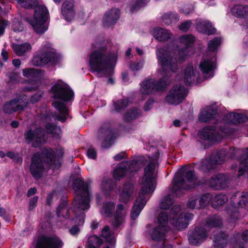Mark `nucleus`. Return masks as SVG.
<instances>
[{
    "mask_svg": "<svg viewBox=\"0 0 248 248\" xmlns=\"http://www.w3.org/2000/svg\"><path fill=\"white\" fill-rule=\"evenodd\" d=\"M159 157V153L156 150L154 155L150 158V162L144 168V174L140 183V188L131 212L132 220L136 219L145 205L149 196L152 194L156 187L157 170L156 165Z\"/></svg>",
    "mask_w": 248,
    "mask_h": 248,
    "instance_id": "obj_1",
    "label": "nucleus"
},
{
    "mask_svg": "<svg viewBox=\"0 0 248 248\" xmlns=\"http://www.w3.org/2000/svg\"><path fill=\"white\" fill-rule=\"evenodd\" d=\"M164 49H158L156 52L159 62L161 65V76L163 77L158 81L154 79H150L144 81L140 86V92L142 94L148 95L157 92L164 90L170 80V77L177 70V65L175 59H167Z\"/></svg>",
    "mask_w": 248,
    "mask_h": 248,
    "instance_id": "obj_2",
    "label": "nucleus"
},
{
    "mask_svg": "<svg viewBox=\"0 0 248 248\" xmlns=\"http://www.w3.org/2000/svg\"><path fill=\"white\" fill-rule=\"evenodd\" d=\"M117 60L116 55L109 53L105 46L93 51L90 55L89 65L91 69L97 72L100 77H109L113 72Z\"/></svg>",
    "mask_w": 248,
    "mask_h": 248,
    "instance_id": "obj_3",
    "label": "nucleus"
},
{
    "mask_svg": "<svg viewBox=\"0 0 248 248\" xmlns=\"http://www.w3.org/2000/svg\"><path fill=\"white\" fill-rule=\"evenodd\" d=\"M73 189L76 196L73 204V210L75 218L72 221L78 225L84 223V213L83 210L90 208V193L88 186L80 179H76L73 184Z\"/></svg>",
    "mask_w": 248,
    "mask_h": 248,
    "instance_id": "obj_4",
    "label": "nucleus"
},
{
    "mask_svg": "<svg viewBox=\"0 0 248 248\" xmlns=\"http://www.w3.org/2000/svg\"><path fill=\"white\" fill-rule=\"evenodd\" d=\"M44 160L49 165L55 164L54 151L50 148H45L42 153L34 154L31 158L30 171L35 179L40 178L44 172Z\"/></svg>",
    "mask_w": 248,
    "mask_h": 248,
    "instance_id": "obj_5",
    "label": "nucleus"
},
{
    "mask_svg": "<svg viewBox=\"0 0 248 248\" xmlns=\"http://www.w3.org/2000/svg\"><path fill=\"white\" fill-rule=\"evenodd\" d=\"M222 224L218 217L212 216L206 218L203 227H197L189 232L188 240L193 245H198L205 241L208 236V232L212 229L217 228Z\"/></svg>",
    "mask_w": 248,
    "mask_h": 248,
    "instance_id": "obj_6",
    "label": "nucleus"
},
{
    "mask_svg": "<svg viewBox=\"0 0 248 248\" xmlns=\"http://www.w3.org/2000/svg\"><path fill=\"white\" fill-rule=\"evenodd\" d=\"M172 187L173 192L177 196L182 195L184 191L195 186L197 178L193 171L187 168H183L175 176Z\"/></svg>",
    "mask_w": 248,
    "mask_h": 248,
    "instance_id": "obj_7",
    "label": "nucleus"
},
{
    "mask_svg": "<svg viewBox=\"0 0 248 248\" xmlns=\"http://www.w3.org/2000/svg\"><path fill=\"white\" fill-rule=\"evenodd\" d=\"M48 16V12L46 7L42 5H38L35 7L33 17L28 18L27 20L37 33L43 34L48 29L46 23Z\"/></svg>",
    "mask_w": 248,
    "mask_h": 248,
    "instance_id": "obj_8",
    "label": "nucleus"
},
{
    "mask_svg": "<svg viewBox=\"0 0 248 248\" xmlns=\"http://www.w3.org/2000/svg\"><path fill=\"white\" fill-rule=\"evenodd\" d=\"M179 205H174L170 210L169 219L170 223L177 230L186 228L190 220L193 218L192 214L181 212Z\"/></svg>",
    "mask_w": 248,
    "mask_h": 248,
    "instance_id": "obj_9",
    "label": "nucleus"
},
{
    "mask_svg": "<svg viewBox=\"0 0 248 248\" xmlns=\"http://www.w3.org/2000/svg\"><path fill=\"white\" fill-rule=\"evenodd\" d=\"M141 159L136 158L130 161L121 162L113 171L114 178L120 180L124 176H128L131 173L138 171L141 167Z\"/></svg>",
    "mask_w": 248,
    "mask_h": 248,
    "instance_id": "obj_10",
    "label": "nucleus"
},
{
    "mask_svg": "<svg viewBox=\"0 0 248 248\" xmlns=\"http://www.w3.org/2000/svg\"><path fill=\"white\" fill-rule=\"evenodd\" d=\"M179 41L180 43L184 44L186 46L181 50H178L177 60L176 58H173L172 57L171 53H170L169 51L162 48L166 52H165V56L167 59L169 60H170V59H175L176 61V63H177L178 62H183L185 60L186 58L190 54V51L191 50V48L188 46L194 42L195 38L191 35H184L180 38ZM161 49V48H160L159 49ZM177 65H178V63H177Z\"/></svg>",
    "mask_w": 248,
    "mask_h": 248,
    "instance_id": "obj_11",
    "label": "nucleus"
},
{
    "mask_svg": "<svg viewBox=\"0 0 248 248\" xmlns=\"http://www.w3.org/2000/svg\"><path fill=\"white\" fill-rule=\"evenodd\" d=\"M51 92L54 98L68 102L73 99L74 93L69 86L62 80H58L52 87Z\"/></svg>",
    "mask_w": 248,
    "mask_h": 248,
    "instance_id": "obj_12",
    "label": "nucleus"
},
{
    "mask_svg": "<svg viewBox=\"0 0 248 248\" xmlns=\"http://www.w3.org/2000/svg\"><path fill=\"white\" fill-rule=\"evenodd\" d=\"M168 219L167 211H164L160 213L158 218V226L154 229L151 235L153 240H159L164 239L165 233L169 229L167 226Z\"/></svg>",
    "mask_w": 248,
    "mask_h": 248,
    "instance_id": "obj_13",
    "label": "nucleus"
},
{
    "mask_svg": "<svg viewBox=\"0 0 248 248\" xmlns=\"http://www.w3.org/2000/svg\"><path fill=\"white\" fill-rule=\"evenodd\" d=\"M186 94L187 92L184 86L176 85L169 91L165 101L169 104L177 105L183 101Z\"/></svg>",
    "mask_w": 248,
    "mask_h": 248,
    "instance_id": "obj_14",
    "label": "nucleus"
},
{
    "mask_svg": "<svg viewBox=\"0 0 248 248\" xmlns=\"http://www.w3.org/2000/svg\"><path fill=\"white\" fill-rule=\"evenodd\" d=\"M226 155L225 150L220 151L216 155H211L209 159H205L201 162L200 169L206 171L215 169L217 164H221L223 163Z\"/></svg>",
    "mask_w": 248,
    "mask_h": 248,
    "instance_id": "obj_15",
    "label": "nucleus"
},
{
    "mask_svg": "<svg viewBox=\"0 0 248 248\" xmlns=\"http://www.w3.org/2000/svg\"><path fill=\"white\" fill-rule=\"evenodd\" d=\"M45 134V132L43 129L38 128L34 130H29L27 131L25 133V139L27 143L36 147L46 142Z\"/></svg>",
    "mask_w": 248,
    "mask_h": 248,
    "instance_id": "obj_16",
    "label": "nucleus"
},
{
    "mask_svg": "<svg viewBox=\"0 0 248 248\" xmlns=\"http://www.w3.org/2000/svg\"><path fill=\"white\" fill-rule=\"evenodd\" d=\"M64 244L57 236H41L36 241L35 248H62Z\"/></svg>",
    "mask_w": 248,
    "mask_h": 248,
    "instance_id": "obj_17",
    "label": "nucleus"
},
{
    "mask_svg": "<svg viewBox=\"0 0 248 248\" xmlns=\"http://www.w3.org/2000/svg\"><path fill=\"white\" fill-rule=\"evenodd\" d=\"M56 54L53 51H48L40 52L35 56L32 60V63L35 66H43L47 63L54 64L57 62Z\"/></svg>",
    "mask_w": 248,
    "mask_h": 248,
    "instance_id": "obj_18",
    "label": "nucleus"
},
{
    "mask_svg": "<svg viewBox=\"0 0 248 248\" xmlns=\"http://www.w3.org/2000/svg\"><path fill=\"white\" fill-rule=\"evenodd\" d=\"M25 100L26 101H23V103L22 99L20 97L7 102L3 107V111L5 113L12 114L15 112L23 110L27 106L28 102L27 99Z\"/></svg>",
    "mask_w": 248,
    "mask_h": 248,
    "instance_id": "obj_19",
    "label": "nucleus"
},
{
    "mask_svg": "<svg viewBox=\"0 0 248 248\" xmlns=\"http://www.w3.org/2000/svg\"><path fill=\"white\" fill-rule=\"evenodd\" d=\"M199 137L203 140L219 142L222 136L215 129L214 126H206L199 133Z\"/></svg>",
    "mask_w": 248,
    "mask_h": 248,
    "instance_id": "obj_20",
    "label": "nucleus"
},
{
    "mask_svg": "<svg viewBox=\"0 0 248 248\" xmlns=\"http://www.w3.org/2000/svg\"><path fill=\"white\" fill-rule=\"evenodd\" d=\"M230 180L228 175L218 174L212 176L208 181V185L216 189H221L228 186Z\"/></svg>",
    "mask_w": 248,
    "mask_h": 248,
    "instance_id": "obj_21",
    "label": "nucleus"
},
{
    "mask_svg": "<svg viewBox=\"0 0 248 248\" xmlns=\"http://www.w3.org/2000/svg\"><path fill=\"white\" fill-rule=\"evenodd\" d=\"M128 209L126 206L119 204L117 205L113 218L112 220L113 226L117 228L121 226L125 221V217L127 214Z\"/></svg>",
    "mask_w": 248,
    "mask_h": 248,
    "instance_id": "obj_22",
    "label": "nucleus"
},
{
    "mask_svg": "<svg viewBox=\"0 0 248 248\" xmlns=\"http://www.w3.org/2000/svg\"><path fill=\"white\" fill-rule=\"evenodd\" d=\"M113 133L108 126H102L98 132V139L102 140L101 147L108 148L112 144Z\"/></svg>",
    "mask_w": 248,
    "mask_h": 248,
    "instance_id": "obj_23",
    "label": "nucleus"
},
{
    "mask_svg": "<svg viewBox=\"0 0 248 248\" xmlns=\"http://www.w3.org/2000/svg\"><path fill=\"white\" fill-rule=\"evenodd\" d=\"M62 14L67 21H71L75 16L73 0H65L62 6Z\"/></svg>",
    "mask_w": 248,
    "mask_h": 248,
    "instance_id": "obj_24",
    "label": "nucleus"
},
{
    "mask_svg": "<svg viewBox=\"0 0 248 248\" xmlns=\"http://www.w3.org/2000/svg\"><path fill=\"white\" fill-rule=\"evenodd\" d=\"M216 58L215 56H205L202 60L200 68L203 74H209L216 68Z\"/></svg>",
    "mask_w": 248,
    "mask_h": 248,
    "instance_id": "obj_25",
    "label": "nucleus"
},
{
    "mask_svg": "<svg viewBox=\"0 0 248 248\" xmlns=\"http://www.w3.org/2000/svg\"><path fill=\"white\" fill-rule=\"evenodd\" d=\"M198 73L191 63H189L184 70V80L186 85L194 83L198 78Z\"/></svg>",
    "mask_w": 248,
    "mask_h": 248,
    "instance_id": "obj_26",
    "label": "nucleus"
},
{
    "mask_svg": "<svg viewBox=\"0 0 248 248\" xmlns=\"http://www.w3.org/2000/svg\"><path fill=\"white\" fill-rule=\"evenodd\" d=\"M134 192V186L132 183H124L119 195V201L124 203H127L132 197Z\"/></svg>",
    "mask_w": 248,
    "mask_h": 248,
    "instance_id": "obj_27",
    "label": "nucleus"
},
{
    "mask_svg": "<svg viewBox=\"0 0 248 248\" xmlns=\"http://www.w3.org/2000/svg\"><path fill=\"white\" fill-rule=\"evenodd\" d=\"M120 11L118 9H112L107 13L103 17V24L107 27H109L116 23L118 19Z\"/></svg>",
    "mask_w": 248,
    "mask_h": 248,
    "instance_id": "obj_28",
    "label": "nucleus"
},
{
    "mask_svg": "<svg viewBox=\"0 0 248 248\" xmlns=\"http://www.w3.org/2000/svg\"><path fill=\"white\" fill-rule=\"evenodd\" d=\"M196 28L201 32L211 34L215 33L216 30L213 28L210 22L208 20H198L197 21Z\"/></svg>",
    "mask_w": 248,
    "mask_h": 248,
    "instance_id": "obj_29",
    "label": "nucleus"
},
{
    "mask_svg": "<svg viewBox=\"0 0 248 248\" xmlns=\"http://www.w3.org/2000/svg\"><path fill=\"white\" fill-rule=\"evenodd\" d=\"M52 106L60 113V115L57 116V120L64 122L67 118L66 116L68 113V109L63 102L59 101H55L52 103Z\"/></svg>",
    "mask_w": 248,
    "mask_h": 248,
    "instance_id": "obj_30",
    "label": "nucleus"
},
{
    "mask_svg": "<svg viewBox=\"0 0 248 248\" xmlns=\"http://www.w3.org/2000/svg\"><path fill=\"white\" fill-rule=\"evenodd\" d=\"M217 109L213 107H207L200 112L199 119L202 122H206L215 117Z\"/></svg>",
    "mask_w": 248,
    "mask_h": 248,
    "instance_id": "obj_31",
    "label": "nucleus"
},
{
    "mask_svg": "<svg viewBox=\"0 0 248 248\" xmlns=\"http://www.w3.org/2000/svg\"><path fill=\"white\" fill-rule=\"evenodd\" d=\"M214 242L216 247L223 248L227 243V234L223 233L218 228L214 231Z\"/></svg>",
    "mask_w": 248,
    "mask_h": 248,
    "instance_id": "obj_32",
    "label": "nucleus"
},
{
    "mask_svg": "<svg viewBox=\"0 0 248 248\" xmlns=\"http://www.w3.org/2000/svg\"><path fill=\"white\" fill-rule=\"evenodd\" d=\"M153 33L154 37L159 41H165L171 37L170 32L164 29H155Z\"/></svg>",
    "mask_w": 248,
    "mask_h": 248,
    "instance_id": "obj_33",
    "label": "nucleus"
},
{
    "mask_svg": "<svg viewBox=\"0 0 248 248\" xmlns=\"http://www.w3.org/2000/svg\"><path fill=\"white\" fill-rule=\"evenodd\" d=\"M232 11L233 14L237 17H248V6L237 5L232 8Z\"/></svg>",
    "mask_w": 248,
    "mask_h": 248,
    "instance_id": "obj_34",
    "label": "nucleus"
},
{
    "mask_svg": "<svg viewBox=\"0 0 248 248\" xmlns=\"http://www.w3.org/2000/svg\"><path fill=\"white\" fill-rule=\"evenodd\" d=\"M227 119L230 123L235 124L244 123L248 120L246 116L241 113H236L234 112L230 113L227 116Z\"/></svg>",
    "mask_w": 248,
    "mask_h": 248,
    "instance_id": "obj_35",
    "label": "nucleus"
},
{
    "mask_svg": "<svg viewBox=\"0 0 248 248\" xmlns=\"http://www.w3.org/2000/svg\"><path fill=\"white\" fill-rule=\"evenodd\" d=\"M13 48L17 55L21 56L26 53L30 51L32 47L29 43H26L21 45H14Z\"/></svg>",
    "mask_w": 248,
    "mask_h": 248,
    "instance_id": "obj_36",
    "label": "nucleus"
},
{
    "mask_svg": "<svg viewBox=\"0 0 248 248\" xmlns=\"http://www.w3.org/2000/svg\"><path fill=\"white\" fill-rule=\"evenodd\" d=\"M228 197L223 194H218L212 197L211 205L214 208H218L228 201Z\"/></svg>",
    "mask_w": 248,
    "mask_h": 248,
    "instance_id": "obj_37",
    "label": "nucleus"
},
{
    "mask_svg": "<svg viewBox=\"0 0 248 248\" xmlns=\"http://www.w3.org/2000/svg\"><path fill=\"white\" fill-rule=\"evenodd\" d=\"M248 242V230L244 231L241 234L236 236L234 248H244L243 245Z\"/></svg>",
    "mask_w": 248,
    "mask_h": 248,
    "instance_id": "obj_38",
    "label": "nucleus"
},
{
    "mask_svg": "<svg viewBox=\"0 0 248 248\" xmlns=\"http://www.w3.org/2000/svg\"><path fill=\"white\" fill-rule=\"evenodd\" d=\"M245 156H242L240 158V165L238 170V176H242L245 171H248V148L245 153Z\"/></svg>",
    "mask_w": 248,
    "mask_h": 248,
    "instance_id": "obj_39",
    "label": "nucleus"
},
{
    "mask_svg": "<svg viewBox=\"0 0 248 248\" xmlns=\"http://www.w3.org/2000/svg\"><path fill=\"white\" fill-rule=\"evenodd\" d=\"M115 206V203L113 202H107L103 206L100 212L102 215L106 217H111L112 213L114 212Z\"/></svg>",
    "mask_w": 248,
    "mask_h": 248,
    "instance_id": "obj_40",
    "label": "nucleus"
},
{
    "mask_svg": "<svg viewBox=\"0 0 248 248\" xmlns=\"http://www.w3.org/2000/svg\"><path fill=\"white\" fill-rule=\"evenodd\" d=\"M141 115L140 111L137 108L129 109L124 116V119L125 121L131 122Z\"/></svg>",
    "mask_w": 248,
    "mask_h": 248,
    "instance_id": "obj_41",
    "label": "nucleus"
},
{
    "mask_svg": "<svg viewBox=\"0 0 248 248\" xmlns=\"http://www.w3.org/2000/svg\"><path fill=\"white\" fill-rule=\"evenodd\" d=\"M102 241L97 236L93 235L89 237L86 248H99Z\"/></svg>",
    "mask_w": 248,
    "mask_h": 248,
    "instance_id": "obj_42",
    "label": "nucleus"
},
{
    "mask_svg": "<svg viewBox=\"0 0 248 248\" xmlns=\"http://www.w3.org/2000/svg\"><path fill=\"white\" fill-rule=\"evenodd\" d=\"M173 200L170 194L165 196L160 201L159 207L161 209L167 210L173 204Z\"/></svg>",
    "mask_w": 248,
    "mask_h": 248,
    "instance_id": "obj_43",
    "label": "nucleus"
},
{
    "mask_svg": "<svg viewBox=\"0 0 248 248\" xmlns=\"http://www.w3.org/2000/svg\"><path fill=\"white\" fill-rule=\"evenodd\" d=\"M46 132L51 134L54 137H58L61 134V129L59 126L51 124L46 125Z\"/></svg>",
    "mask_w": 248,
    "mask_h": 248,
    "instance_id": "obj_44",
    "label": "nucleus"
},
{
    "mask_svg": "<svg viewBox=\"0 0 248 248\" xmlns=\"http://www.w3.org/2000/svg\"><path fill=\"white\" fill-rule=\"evenodd\" d=\"M186 207L190 209L201 208L198 200V196L194 195L190 197L187 202Z\"/></svg>",
    "mask_w": 248,
    "mask_h": 248,
    "instance_id": "obj_45",
    "label": "nucleus"
},
{
    "mask_svg": "<svg viewBox=\"0 0 248 248\" xmlns=\"http://www.w3.org/2000/svg\"><path fill=\"white\" fill-rule=\"evenodd\" d=\"M162 20L165 24L169 25L173 22L177 21L178 20V17L176 13L165 14L162 17Z\"/></svg>",
    "mask_w": 248,
    "mask_h": 248,
    "instance_id": "obj_46",
    "label": "nucleus"
},
{
    "mask_svg": "<svg viewBox=\"0 0 248 248\" xmlns=\"http://www.w3.org/2000/svg\"><path fill=\"white\" fill-rule=\"evenodd\" d=\"M198 200L201 208L206 206L212 201V195L210 193H206L201 197L198 196Z\"/></svg>",
    "mask_w": 248,
    "mask_h": 248,
    "instance_id": "obj_47",
    "label": "nucleus"
},
{
    "mask_svg": "<svg viewBox=\"0 0 248 248\" xmlns=\"http://www.w3.org/2000/svg\"><path fill=\"white\" fill-rule=\"evenodd\" d=\"M235 198L234 197L232 198V203L231 206L228 209H227V213L230 215L232 219L234 220L235 218H237L238 213L237 211V207L235 203L234 202Z\"/></svg>",
    "mask_w": 248,
    "mask_h": 248,
    "instance_id": "obj_48",
    "label": "nucleus"
},
{
    "mask_svg": "<svg viewBox=\"0 0 248 248\" xmlns=\"http://www.w3.org/2000/svg\"><path fill=\"white\" fill-rule=\"evenodd\" d=\"M100 187L103 191L111 190L113 187L112 180L109 178H104L101 182Z\"/></svg>",
    "mask_w": 248,
    "mask_h": 248,
    "instance_id": "obj_49",
    "label": "nucleus"
},
{
    "mask_svg": "<svg viewBox=\"0 0 248 248\" xmlns=\"http://www.w3.org/2000/svg\"><path fill=\"white\" fill-rule=\"evenodd\" d=\"M239 198V201L237 202L238 207H246L248 204V193H242Z\"/></svg>",
    "mask_w": 248,
    "mask_h": 248,
    "instance_id": "obj_50",
    "label": "nucleus"
},
{
    "mask_svg": "<svg viewBox=\"0 0 248 248\" xmlns=\"http://www.w3.org/2000/svg\"><path fill=\"white\" fill-rule=\"evenodd\" d=\"M127 105L128 100L127 99H123L114 103L115 109L118 112L124 108Z\"/></svg>",
    "mask_w": 248,
    "mask_h": 248,
    "instance_id": "obj_51",
    "label": "nucleus"
},
{
    "mask_svg": "<svg viewBox=\"0 0 248 248\" xmlns=\"http://www.w3.org/2000/svg\"><path fill=\"white\" fill-rule=\"evenodd\" d=\"M220 43V39L217 38H215L211 40L208 45V50L211 52L215 51L217 46L219 45Z\"/></svg>",
    "mask_w": 248,
    "mask_h": 248,
    "instance_id": "obj_52",
    "label": "nucleus"
},
{
    "mask_svg": "<svg viewBox=\"0 0 248 248\" xmlns=\"http://www.w3.org/2000/svg\"><path fill=\"white\" fill-rule=\"evenodd\" d=\"M101 235L104 237L107 241L113 243V238L111 237V233L108 226H106L102 229Z\"/></svg>",
    "mask_w": 248,
    "mask_h": 248,
    "instance_id": "obj_53",
    "label": "nucleus"
},
{
    "mask_svg": "<svg viewBox=\"0 0 248 248\" xmlns=\"http://www.w3.org/2000/svg\"><path fill=\"white\" fill-rule=\"evenodd\" d=\"M57 214L58 217L65 219L69 218V211L66 208L61 207L60 206L57 209Z\"/></svg>",
    "mask_w": 248,
    "mask_h": 248,
    "instance_id": "obj_54",
    "label": "nucleus"
},
{
    "mask_svg": "<svg viewBox=\"0 0 248 248\" xmlns=\"http://www.w3.org/2000/svg\"><path fill=\"white\" fill-rule=\"evenodd\" d=\"M23 1L26 3L25 5L20 4V5L27 9H31L35 7L38 4L37 0H23Z\"/></svg>",
    "mask_w": 248,
    "mask_h": 248,
    "instance_id": "obj_55",
    "label": "nucleus"
},
{
    "mask_svg": "<svg viewBox=\"0 0 248 248\" xmlns=\"http://www.w3.org/2000/svg\"><path fill=\"white\" fill-rule=\"evenodd\" d=\"M40 96H41L40 95L35 94L34 95L32 96L31 97H30V96H29L27 95H24L22 97H20V98L21 99H22V102L23 101H26L25 99H27V101L28 102V104H27V105H28L29 102L34 103L38 101L40 99Z\"/></svg>",
    "mask_w": 248,
    "mask_h": 248,
    "instance_id": "obj_56",
    "label": "nucleus"
},
{
    "mask_svg": "<svg viewBox=\"0 0 248 248\" xmlns=\"http://www.w3.org/2000/svg\"><path fill=\"white\" fill-rule=\"evenodd\" d=\"M145 4V2L144 0H138L135 2V3L131 5V10L132 12L137 11Z\"/></svg>",
    "mask_w": 248,
    "mask_h": 248,
    "instance_id": "obj_57",
    "label": "nucleus"
},
{
    "mask_svg": "<svg viewBox=\"0 0 248 248\" xmlns=\"http://www.w3.org/2000/svg\"><path fill=\"white\" fill-rule=\"evenodd\" d=\"M35 69L33 68H28L23 70V76L27 78H31L33 77L35 75Z\"/></svg>",
    "mask_w": 248,
    "mask_h": 248,
    "instance_id": "obj_58",
    "label": "nucleus"
},
{
    "mask_svg": "<svg viewBox=\"0 0 248 248\" xmlns=\"http://www.w3.org/2000/svg\"><path fill=\"white\" fill-rule=\"evenodd\" d=\"M144 62H132L130 65V67L133 71H138L142 68Z\"/></svg>",
    "mask_w": 248,
    "mask_h": 248,
    "instance_id": "obj_59",
    "label": "nucleus"
},
{
    "mask_svg": "<svg viewBox=\"0 0 248 248\" xmlns=\"http://www.w3.org/2000/svg\"><path fill=\"white\" fill-rule=\"evenodd\" d=\"M6 155L11 159L16 160L17 162H19V163H21L22 162V158L16 155L13 152H8L6 154Z\"/></svg>",
    "mask_w": 248,
    "mask_h": 248,
    "instance_id": "obj_60",
    "label": "nucleus"
},
{
    "mask_svg": "<svg viewBox=\"0 0 248 248\" xmlns=\"http://www.w3.org/2000/svg\"><path fill=\"white\" fill-rule=\"evenodd\" d=\"M191 23L190 21L184 22L179 26V29L183 31H186L189 30Z\"/></svg>",
    "mask_w": 248,
    "mask_h": 248,
    "instance_id": "obj_61",
    "label": "nucleus"
},
{
    "mask_svg": "<svg viewBox=\"0 0 248 248\" xmlns=\"http://www.w3.org/2000/svg\"><path fill=\"white\" fill-rule=\"evenodd\" d=\"M9 22L5 20L0 21V36L2 35L4 32L5 29L8 25Z\"/></svg>",
    "mask_w": 248,
    "mask_h": 248,
    "instance_id": "obj_62",
    "label": "nucleus"
},
{
    "mask_svg": "<svg viewBox=\"0 0 248 248\" xmlns=\"http://www.w3.org/2000/svg\"><path fill=\"white\" fill-rule=\"evenodd\" d=\"M88 156L92 159H95L96 157V150L93 147H90L87 151Z\"/></svg>",
    "mask_w": 248,
    "mask_h": 248,
    "instance_id": "obj_63",
    "label": "nucleus"
},
{
    "mask_svg": "<svg viewBox=\"0 0 248 248\" xmlns=\"http://www.w3.org/2000/svg\"><path fill=\"white\" fill-rule=\"evenodd\" d=\"M181 10L184 14L187 15L193 11V7L191 5H185Z\"/></svg>",
    "mask_w": 248,
    "mask_h": 248,
    "instance_id": "obj_64",
    "label": "nucleus"
}]
</instances>
